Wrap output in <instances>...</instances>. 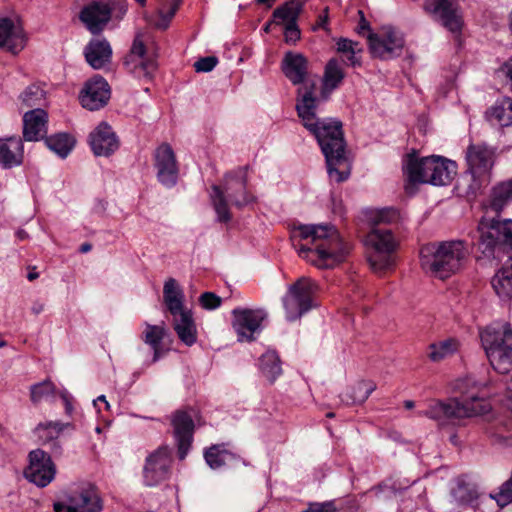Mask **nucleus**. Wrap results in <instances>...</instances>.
<instances>
[{
    "instance_id": "cd10ccee",
    "label": "nucleus",
    "mask_w": 512,
    "mask_h": 512,
    "mask_svg": "<svg viewBox=\"0 0 512 512\" xmlns=\"http://www.w3.org/2000/svg\"><path fill=\"white\" fill-rule=\"evenodd\" d=\"M173 328L178 338L187 346H192L197 341V328L188 309L179 314L173 315Z\"/></svg>"
},
{
    "instance_id": "864d4df0",
    "label": "nucleus",
    "mask_w": 512,
    "mask_h": 512,
    "mask_svg": "<svg viewBox=\"0 0 512 512\" xmlns=\"http://www.w3.org/2000/svg\"><path fill=\"white\" fill-rule=\"evenodd\" d=\"M218 63V59L215 56L203 57L194 63V68L197 72H210Z\"/></svg>"
},
{
    "instance_id": "c85d7f7f",
    "label": "nucleus",
    "mask_w": 512,
    "mask_h": 512,
    "mask_svg": "<svg viewBox=\"0 0 512 512\" xmlns=\"http://www.w3.org/2000/svg\"><path fill=\"white\" fill-rule=\"evenodd\" d=\"M491 285L499 298H512V256L492 277Z\"/></svg>"
},
{
    "instance_id": "680f3d73",
    "label": "nucleus",
    "mask_w": 512,
    "mask_h": 512,
    "mask_svg": "<svg viewBox=\"0 0 512 512\" xmlns=\"http://www.w3.org/2000/svg\"><path fill=\"white\" fill-rule=\"evenodd\" d=\"M44 309H45V304L41 301H35L31 307V311L35 315L42 313L44 311Z\"/></svg>"
},
{
    "instance_id": "f03ea898",
    "label": "nucleus",
    "mask_w": 512,
    "mask_h": 512,
    "mask_svg": "<svg viewBox=\"0 0 512 512\" xmlns=\"http://www.w3.org/2000/svg\"><path fill=\"white\" fill-rule=\"evenodd\" d=\"M299 255L320 269H331L345 261L352 246L331 225H301L293 232Z\"/></svg>"
},
{
    "instance_id": "f704fd0d",
    "label": "nucleus",
    "mask_w": 512,
    "mask_h": 512,
    "mask_svg": "<svg viewBox=\"0 0 512 512\" xmlns=\"http://www.w3.org/2000/svg\"><path fill=\"white\" fill-rule=\"evenodd\" d=\"M486 117L494 124L509 126L512 124V99L504 98L496 102L487 112Z\"/></svg>"
},
{
    "instance_id": "6e6552de",
    "label": "nucleus",
    "mask_w": 512,
    "mask_h": 512,
    "mask_svg": "<svg viewBox=\"0 0 512 512\" xmlns=\"http://www.w3.org/2000/svg\"><path fill=\"white\" fill-rule=\"evenodd\" d=\"M479 249L487 257L512 256V220H481L478 225Z\"/></svg>"
},
{
    "instance_id": "79ce46f5",
    "label": "nucleus",
    "mask_w": 512,
    "mask_h": 512,
    "mask_svg": "<svg viewBox=\"0 0 512 512\" xmlns=\"http://www.w3.org/2000/svg\"><path fill=\"white\" fill-rule=\"evenodd\" d=\"M452 496L459 503L469 504L478 497V491L473 482H457L452 489Z\"/></svg>"
},
{
    "instance_id": "bf43d9fd",
    "label": "nucleus",
    "mask_w": 512,
    "mask_h": 512,
    "mask_svg": "<svg viewBox=\"0 0 512 512\" xmlns=\"http://www.w3.org/2000/svg\"><path fill=\"white\" fill-rule=\"evenodd\" d=\"M360 21L358 25V33L362 34L365 30H369V22L365 19L363 11L359 10Z\"/></svg>"
},
{
    "instance_id": "9b49d317",
    "label": "nucleus",
    "mask_w": 512,
    "mask_h": 512,
    "mask_svg": "<svg viewBox=\"0 0 512 512\" xmlns=\"http://www.w3.org/2000/svg\"><path fill=\"white\" fill-rule=\"evenodd\" d=\"M318 290V285L310 278L302 277L290 286L288 293L283 298L286 318L294 321L308 312L313 306V297Z\"/></svg>"
},
{
    "instance_id": "6ab92c4d",
    "label": "nucleus",
    "mask_w": 512,
    "mask_h": 512,
    "mask_svg": "<svg viewBox=\"0 0 512 512\" xmlns=\"http://www.w3.org/2000/svg\"><path fill=\"white\" fill-rule=\"evenodd\" d=\"M26 43L27 36L21 24L8 17H0V48L17 55Z\"/></svg>"
},
{
    "instance_id": "ddd939ff",
    "label": "nucleus",
    "mask_w": 512,
    "mask_h": 512,
    "mask_svg": "<svg viewBox=\"0 0 512 512\" xmlns=\"http://www.w3.org/2000/svg\"><path fill=\"white\" fill-rule=\"evenodd\" d=\"M232 327L239 341L251 342L262 330L267 313L263 309L235 308L232 311Z\"/></svg>"
},
{
    "instance_id": "aec40b11",
    "label": "nucleus",
    "mask_w": 512,
    "mask_h": 512,
    "mask_svg": "<svg viewBox=\"0 0 512 512\" xmlns=\"http://www.w3.org/2000/svg\"><path fill=\"white\" fill-rule=\"evenodd\" d=\"M24 475L27 480H54L56 467L48 453L36 449L29 453V465Z\"/></svg>"
},
{
    "instance_id": "ea45409f",
    "label": "nucleus",
    "mask_w": 512,
    "mask_h": 512,
    "mask_svg": "<svg viewBox=\"0 0 512 512\" xmlns=\"http://www.w3.org/2000/svg\"><path fill=\"white\" fill-rule=\"evenodd\" d=\"M459 348V342L454 338H448L443 341L429 345L428 357L433 362H439L454 353Z\"/></svg>"
},
{
    "instance_id": "1a4fd4ad",
    "label": "nucleus",
    "mask_w": 512,
    "mask_h": 512,
    "mask_svg": "<svg viewBox=\"0 0 512 512\" xmlns=\"http://www.w3.org/2000/svg\"><path fill=\"white\" fill-rule=\"evenodd\" d=\"M127 11L125 0H92L79 12V20L93 35L104 31L110 20L122 18Z\"/></svg>"
},
{
    "instance_id": "de8ad7c7",
    "label": "nucleus",
    "mask_w": 512,
    "mask_h": 512,
    "mask_svg": "<svg viewBox=\"0 0 512 512\" xmlns=\"http://www.w3.org/2000/svg\"><path fill=\"white\" fill-rule=\"evenodd\" d=\"M45 92L37 85H31L25 89V91L20 95V99L26 107H36L40 106L44 100Z\"/></svg>"
},
{
    "instance_id": "13d9d810",
    "label": "nucleus",
    "mask_w": 512,
    "mask_h": 512,
    "mask_svg": "<svg viewBox=\"0 0 512 512\" xmlns=\"http://www.w3.org/2000/svg\"><path fill=\"white\" fill-rule=\"evenodd\" d=\"M501 71L509 79L512 86V56L502 65Z\"/></svg>"
},
{
    "instance_id": "2f4dec72",
    "label": "nucleus",
    "mask_w": 512,
    "mask_h": 512,
    "mask_svg": "<svg viewBox=\"0 0 512 512\" xmlns=\"http://www.w3.org/2000/svg\"><path fill=\"white\" fill-rule=\"evenodd\" d=\"M183 297V292L177 281L174 278H169L163 287V298L172 316L186 310L183 305Z\"/></svg>"
},
{
    "instance_id": "6e6d98bb",
    "label": "nucleus",
    "mask_w": 512,
    "mask_h": 512,
    "mask_svg": "<svg viewBox=\"0 0 512 512\" xmlns=\"http://www.w3.org/2000/svg\"><path fill=\"white\" fill-rule=\"evenodd\" d=\"M284 36L286 43L294 44L300 38V30L297 23L286 24L284 30Z\"/></svg>"
},
{
    "instance_id": "423d86ee",
    "label": "nucleus",
    "mask_w": 512,
    "mask_h": 512,
    "mask_svg": "<svg viewBox=\"0 0 512 512\" xmlns=\"http://www.w3.org/2000/svg\"><path fill=\"white\" fill-rule=\"evenodd\" d=\"M482 346L493 369L500 374L512 370V327L507 322H494L480 331Z\"/></svg>"
},
{
    "instance_id": "4468645a",
    "label": "nucleus",
    "mask_w": 512,
    "mask_h": 512,
    "mask_svg": "<svg viewBox=\"0 0 512 512\" xmlns=\"http://www.w3.org/2000/svg\"><path fill=\"white\" fill-rule=\"evenodd\" d=\"M369 49L374 57L388 60L401 55L404 39L391 27L383 28L381 33L368 35Z\"/></svg>"
},
{
    "instance_id": "c03bdc74",
    "label": "nucleus",
    "mask_w": 512,
    "mask_h": 512,
    "mask_svg": "<svg viewBox=\"0 0 512 512\" xmlns=\"http://www.w3.org/2000/svg\"><path fill=\"white\" fill-rule=\"evenodd\" d=\"M56 387L50 380L34 384L30 388V398L34 404L47 400L55 393Z\"/></svg>"
},
{
    "instance_id": "774afa93",
    "label": "nucleus",
    "mask_w": 512,
    "mask_h": 512,
    "mask_svg": "<svg viewBox=\"0 0 512 512\" xmlns=\"http://www.w3.org/2000/svg\"><path fill=\"white\" fill-rule=\"evenodd\" d=\"M97 401H101V402H104L105 405H106V409H109L110 408V405L109 403L107 402L106 400V397L104 395H100L96 400L93 401L94 405H96V402Z\"/></svg>"
},
{
    "instance_id": "052dcab7",
    "label": "nucleus",
    "mask_w": 512,
    "mask_h": 512,
    "mask_svg": "<svg viewBox=\"0 0 512 512\" xmlns=\"http://www.w3.org/2000/svg\"><path fill=\"white\" fill-rule=\"evenodd\" d=\"M61 398L64 401L66 413L71 414L73 407L70 401V396L66 392H63L61 393Z\"/></svg>"
},
{
    "instance_id": "e433bc0d",
    "label": "nucleus",
    "mask_w": 512,
    "mask_h": 512,
    "mask_svg": "<svg viewBox=\"0 0 512 512\" xmlns=\"http://www.w3.org/2000/svg\"><path fill=\"white\" fill-rule=\"evenodd\" d=\"M78 512H101L102 499L94 488H89L79 494H74Z\"/></svg>"
},
{
    "instance_id": "603ef678",
    "label": "nucleus",
    "mask_w": 512,
    "mask_h": 512,
    "mask_svg": "<svg viewBox=\"0 0 512 512\" xmlns=\"http://www.w3.org/2000/svg\"><path fill=\"white\" fill-rule=\"evenodd\" d=\"M55 512H78L74 495H68L62 500H58L53 505Z\"/></svg>"
},
{
    "instance_id": "f257e3e1",
    "label": "nucleus",
    "mask_w": 512,
    "mask_h": 512,
    "mask_svg": "<svg viewBox=\"0 0 512 512\" xmlns=\"http://www.w3.org/2000/svg\"><path fill=\"white\" fill-rule=\"evenodd\" d=\"M281 69L297 89L296 110L304 127L317 139L325 156L327 172L331 180L343 182L350 175V166L345 155L346 142L342 123L335 119H319L316 109L319 99L316 96V83L308 77V60L301 53H285Z\"/></svg>"
},
{
    "instance_id": "5fc2aeb1",
    "label": "nucleus",
    "mask_w": 512,
    "mask_h": 512,
    "mask_svg": "<svg viewBox=\"0 0 512 512\" xmlns=\"http://www.w3.org/2000/svg\"><path fill=\"white\" fill-rule=\"evenodd\" d=\"M398 218V212L392 208L382 209L376 212L375 222L380 223H391Z\"/></svg>"
},
{
    "instance_id": "7ed1b4c3",
    "label": "nucleus",
    "mask_w": 512,
    "mask_h": 512,
    "mask_svg": "<svg viewBox=\"0 0 512 512\" xmlns=\"http://www.w3.org/2000/svg\"><path fill=\"white\" fill-rule=\"evenodd\" d=\"M455 390L458 396L432 399L425 410L417 412V416H425L443 428L461 426L466 419L484 415L491 410L489 401L480 396L479 386L471 379L459 380Z\"/></svg>"
},
{
    "instance_id": "f3484780",
    "label": "nucleus",
    "mask_w": 512,
    "mask_h": 512,
    "mask_svg": "<svg viewBox=\"0 0 512 512\" xmlns=\"http://www.w3.org/2000/svg\"><path fill=\"white\" fill-rule=\"evenodd\" d=\"M111 89L108 82L99 75L86 81L80 93L82 106L90 111L103 108L109 101Z\"/></svg>"
},
{
    "instance_id": "a211bd4d",
    "label": "nucleus",
    "mask_w": 512,
    "mask_h": 512,
    "mask_svg": "<svg viewBox=\"0 0 512 512\" xmlns=\"http://www.w3.org/2000/svg\"><path fill=\"white\" fill-rule=\"evenodd\" d=\"M424 9L450 32L459 33L462 28V17L458 12L455 0H426Z\"/></svg>"
},
{
    "instance_id": "8fccbe9b",
    "label": "nucleus",
    "mask_w": 512,
    "mask_h": 512,
    "mask_svg": "<svg viewBox=\"0 0 512 512\" xmlns=\"http://www.w3.org/2000/svg\"><path fill=\"white\" fill-rule=\"evenodd\" d=\"M339 508L335 500L324 502H310L307 508L301 512H338Z\"/></svg>"
},
{
    "instance_id": "0eeeda50",
    "label": "nucleus",
    "mask_w": 512,
    "mask_h": 512,
    "mask_svg": "<svg viewBox=\"0 0 512 512\" xmlns=\"http://www.w3.org/2000/svg\"><path fill=\"white\" fill-rule=\"evenodd\" d=\"M495 158V149L486 144H471L467 148L468 170L463 178V192L467 198H475L489 185Z\"/></svg>"
},
{
    "instance_id": "20e7f679",
    "label": "nucleus",
    "mask_w": 512,
    "mask_h": 512,
    "mask_svg": "<svg viewBox=\"0 0 512 512\" xmlns=\"http://www.w3.org/2000/svg\"><path fill=\"white\" fill-rule=\"evenodd\" d=\"M419 255L426 273L445 280L464 267L469 249L462 240L432 242L423 245Z\"/></svg>"
},
{
    "instance_id": "dca6fc26",
    "label": "nucleus",
    "mask_w": 512,
    "mask_h": 512,
    "mask_svg": "<svg viewBox=\"0 0 512 512\" xmlns=\"http://www.w3.org/2000/svg\"><path fill=\"white\" fill-rule=\"evenodd\" d=\"M171 426L180 460L185 459L193 442L195 424L192 416L183 410L174 412L171 416Z\"/></svg>"
},
{
    "instance_id": "4c0bfd02",
    "label": "nucleus",
    "mask_w": 512,
    "mask_h": 512,
    "mask_svg": "<svg viewBox=\"0 0 512 512\" xmlns=\"http://www.w3.org/2000/svg\"><path fill=\"white\" fill-rule=\"evenodd\" d=\"M165 336V329L158 325L146 324V329L143 332V341L151 346L153 350V358L151 363H155L160 358L161 343Z\"/></svg>"
},
{
    "instance_id": "58836bf2",
    "label": "nucleus",
    "mask_w": 512,
    "mask_h": 512,
    "mask_svg": "<svg viewBox=\"0 0 512 512\" xmlns=\"http://www.w3.org/2000/svg\"><path fill=\"white\" fill-rule=\"evenodd\" d=\"M47 147L59 157L65 158L74 147L75 140L67 133H58L45 139Z\"/></svg>"
},
{
    "instance_id": "4be33fe9",
    "label": "nucleus",
    "mask_w": 512,
    "mask_h": 512,
    "mask_svg": "<svg viewBox=\"0 0 512 512\" xmlns=\"http://www.w3.org/2000/svg\"><path fill=\"white\" fill-rule=\"evenodd\" d=\"M172 459L168 446H161L146 458L144 477L160 480L171 476Z\"/></svg>"
},
{
    "instance_id": "69168bd1",
    "label": "nucleus",
    "mask_w": 512,
    "mask_h": 512,
    "mask_svg": "<svg viewBox=\"0 0 512 512\" xmlns=\"http://www.w3.org/2000/svg\"><path fill=\"white\" fill-rule=\"evenodd\" d=\"M91 249H92V245L88 242L81 244V246L79 247V251L81 253H87V252L91 251Z\"/></svg>"
},
{
    "instance_id": "3c124183",
    "label": "nucleus",
    "mask_w": 512,
    "mask_h": 512,
    "mask_svg": "<svg viewBox=\"0 0 512 512\" xmlns=\"http://www.w3.org/2000/svg\"><path fill=\"white\" fill-rule=\"evenodd\" d=\"M201 306L206 310H213L221 305L222 299L213 292H204L199 298Z\"/></svg>"
},
{
    "instance_id": "37998d69",
    "label": "nucleus",
    "mask_w": 512,
    "mask_h": 512,
    "mask_svg": "<svg viewBox=\"0 0 512 512\" xmlns=\"http://www.w3.org/2000/svg\"><path fill=\"white\" fill-rule=\"evenodd\" d=\"M65 426V424L59 421H49L45 423H39L35 428V431L39 439L43 440L44 442H48L58 438L64 430Z\"/></svg>"
},
{
    "instance_id": "338daca9",
    "label": "nucleus",
    "mask_w": 512,
    "mask_h": 512,
    "mask_svg": "<svg viewBox=\"0 0 512 512\" xmlns=\"http://www.w3.org/2000/svg\"><path fill=\"white\" fill-rule=\"evenodd\" d=\"M16 236L19 240H25L28 237V234L24 230H18Z\"/></svg>"
},
{
    "instance_id": "f8f14e48",
    "label": "nucleus",
    "mask_w": 512,
    "mask_h": 512,
    "mask_svg": "<svg viewBox=\"0 0 512 512\" xmlns=\"http://www.w3.org/2000/svg\"><path fill=\"white\" fill-rule=\"evenodd\" d=\"M123 64L127 71L134 76L148 79L153 77L158 67L156 55L147 54L140 35L134 38L130 52L125 56Z\"/></svg>"
},
{
    "instance_id": "4d7b16f0",
    "label": "nucleus",
    "mask_w": 512,
    "mask_h": 512,
    "mask_svg": "<svg viewBox=\"0 0 512 512\" xmlns=\"http://www.w3.org/2000/svg\"><path fill=\"white\" fill-rule=\"evenodd\" d=\"M501 382L504 385V404L512 411V376L504 377Z\"/></svg>"
},
{
    "instance_id": "393cba45",
    "label": "nucleus",
    "mask_w": 512,
    "mask_h": 512,
    "mask_svg": "<svg viewBox=\"0 0 512 512\" xmlns=\"http://www.w3.org/2000/svg\"><path fill=\"white\" fill-rule=\"evenodd\" d=\"M86 62L95 70H100L110 64L112 48L104 38L91 39L84 48Z\"/></svg>"
},
{
    "instance_id": "39448f33",
    "label": "nucleus",
    "mask_w": 512,
    "mask_h": 512,
    "mask_svg": "<svg viewBox=\"0 0 512 512\" xmlns=\"http://www.w3.org/2000/svg\"><path fill=\"white\" fill-rule=\"evenodd\" d=\"M210 197L217 221L220 223H227L232 219L229 204L237 209H243L257 200L247 188L246 168H238L226 173L221 186L211 187Z\"/></svg>"
},
{
    "instance_id": "9d476101",
    "label": "nucleus",
    "mask_w": 512,
    "mask_h": 512,
    "mask_svg": "<svg viewBox=\"0 0 512 512\" xmlns=\"http://www.w3.org/2000/svg\"><path fill=\"white\" fill-rule=\"evenodd\" d=\"M367 261L374 272H381L393 265L397 240L391 230L375 227L365 237Z\"/></svg>"
},
{
    "instance_id": "a878e982",
    "label": "nucleus",
    "mask_w": 512,
    "mask_h": 512,
    "mask_svg": "<svg viewBox=\"0 0 512 512\" xmlns=\"http://www.w3.org/2000/svg\"><path fill=\"white\" fill-rule=\"evenodd\" d=\"M48 115L41 108H34L23 116V138L26 141H38L46 134Z\"/></svg>"
},
{
    "instance_id": "c9c22d12",
    "label": "nucleus",
    "mask_w": 512,
    "mask_h": 512,
    "mask_svg": "<svg viewBox=\"0 0 512 512\" xmlns=\"http://www.w3.org/2000/svg\"><path fill=\"white\" fill-rule=\"evenodd\" d=\"M375 388L372 382L360 381L341 394V401L346 405L361 404L368 399Z\"/></svg>"
},
{
    "instance_id": "c756f323",
    "label": "nucleus",
    "mask_w": 512,
    "mask_h": 512,
    "mask_svg": "<svg viewBox=\"0 0 512 512\" xmlns=\"http://www.w3.org/2000/svg\"><path fill=\"white\" fill-rule=\"evenodd\" d=\"M345 77V73L337 59H331L325 66L321 94L327 99L330 93L339 87Z\"/></svg>"
},
{
    "instance_id": "72a5a7b5",
    "label": "nucleus",
    "mask_w": 512,
    "mask_h": 512,
    "mask_svg": "<svg viewBox=\"0 0 512 512\" xmlns=\"http://www.w3.org/2000/svg\"><path fill=\"white\" fill-rule=\"evenodd\" d=\"M509 202H512V178L492 188L489 207L495 212H500Z\"/></svg>"
},
{
    "instance_id": "7c9ffc66",
    "label": "nucleus",
    "mask_w": 512,
    "mask_h": 512,
    "mask_svg": "<svg viewBox=\"0 0 512 512\" xmlns=\"http://www.w3.org/2000/svg\"><path fill=\"white\" fill-rule=\"evenodd\" d=\"M457 165L454 161L435 156L432 178L430 184L435 186L448 185L456 175Z\"/></svg>"
},
{
    "instance_id": "09e8293b",
    "label": "nucleus",
    "mask_w": 512,
    "mask_h": 512,
    "mask_svg": "<svg viewBox=\"0 0 512 512\" xmlns=\"http://www.w3.org/2000/svg\"><path fill=\"white\" fill-rule=\"evenodd\" d=\"M500 507H505L512 502V482H503L498 491L490 494Z\"/></svg>"
},
{
    "instance_id": "2eb2a0df",
    "label": "nucleus",
    "mask_w": 512,
    "mask_h": 512,
    "mask_svg": "<svg viewBox=\"0 0 512 512\" xmlns=\"http://www.w3.org/2000/svg\"><path fill=\"white\" fill-rule=\"evenodd\" d=\"M153 159L158 181L166 187L175 186L179 168L172 147L168 143H162L155 149Z\"/></svg>"
},
{
    "instance_id": "a18cd8bd",
    "label": "nucleus",
    "mask_w": 512,
    "mask_h": 512,
    "mask_svg": "<svg viewBox=\"0 0 512 512\" xmlns=\"http://www.w3.org/2000/svg\"><path fill=\"white\" fill-rule=\"evenodd\" d=\"M180 3L181 0H167L168 9H159L157 19L153 22V25L158 29H167Z\"/></svg>"
},
{
    "instance_id": "e2e57ef3",
    "label": "nucleus",
    "mask_w": 512,
    "mask_h": 512,
    "mask_svg": "<svg viewBox=\"0 0 512 512\" xmlns=\"http://www.w3.org/2000/svg\"><path fill=\"white\" fill-rule=\"evenodd\" d=\"M434 477L439 479H444L446 477H449V470L447 467H441L434 471Z\"/></svg>"
},
{
    "instance_id": "bb28decb",
    "label": "nucleus",
    "mask_w": 512,
    "mask_h": 512,
    "mask_svg": "<svg viewBox=\"0 0 512 512\" xmlns=\"http://www.w3.org/2000/svg\"><path fill=\"white\" fill-rule=\"evenodd\" d=\"M24 146L19 136L0 138V167L11 169L22 164Z\"/></svg>"
},
{
    "instance_id": "5701e85b",
    "label": "nucleus",
    "mask_w": 512,
    "mask_h": 512,
    "mask_svg": "<svg viewBox=\"0 0 512 512\" xmlns=\"http://www.w3.org/2000/svg\"><path fill=\"white\" fill-rule=\"evenodd\" d=\"M434 163L435 156L418 159L415 156L410 155L404 166V173L408 181L406 189H409L411 185H416L420 183L430 184V178H432Z\"/></svg>"
},
{
    "instance_id": "b1692460",
    "label": "nucleus",
    "mask_w": 512,
    "mask_h": 512,
    "mask_svg": "<svg viewBox=\"0 0 512 512\" xmlns=\"http://www.w3.org/2000/svg\"><path fill=\"white\" fill-rule=\"evenodd\" d=\"M204 459L213 470L234 467L242 462L240 455L225 443L213 444L206 448Z\"/></svg>"
},
{
    "instance_id": "0e129e2a",
    "label": "nucleus",
    "mask_w": 512,
    "mask_h": 512,
    "mask_svg": "<svg viewBox=\"0 0 512 512\" xmlns=\"http://www.w3.org/2000/svg\"><path fill=\"white\" fill-rule=\"evenodd\" d=\"M327 22H328V7L325 8L323 15H319V23H318V25L320 27L324 28V26H325V24Z\"/></svg>"
},
{
    "instance_id": "473e14b6",
    "label": "nucleus",
    "mask_w": 512,
    "mask_h": 512,
    "mask_svg": "<svg viewBox=\"0 0 512 512\" xmlns=\"http://www.w3.org/2000/svg\"><path fill=\"white\" fill-rule=\"evenodd\" d=\"M304 0H289L273 11V18L276 24H293L303 10Z\"/></svg>"
},
{
    "instance_id": "49530a36",
    "label": "nucleus",
    "mask_w": 512,
    "mask_h": 512,
    "mask_svg": "<svg viewBox=\"0 0 512 512\" xmlns=\"http://www.w3.org/2000/svg\"><path fill=\"white\" fill-rule=\"evenodd\" d=\"M337 50L338 52L346 55L349 65L356 66L360 64L356 58V53L361 51L358 42H354L347 38H340L337 41Z\"/></svg>"
},
{
    "instance_id": "a19ab883",
    "label": "nucleus",
    "mask_w": 512,
    "mask_h": 512,
    "mask_svg": "<svg viewBox=\"0 0 512 512\" xmlns=\"http://www.w3.org/2000/svg\"><path fill=\"white\" fill-rule=\"evenodd\" d=\"M260 369L263 375L274 382L281 375L282 368L278 354L275 351H267L260 357Z\"/></svg>"
},
{
    "instance_id": "412c9836",
    "label": "nucleus",
    "mask_w": 512,
    "mask_h": 512,
    "mask_svg": "<svg viewBox=\"0 0 512 512\" xmlns=\"http://www.w3.org/2000/svg\"><path fill=\"white\" fill-rule=\"evenodd\" d=\"M89 143L96 156L108 157L119 148V140L111 126L100 123L89 136Z\"/></svg>"
}]
</instances>
